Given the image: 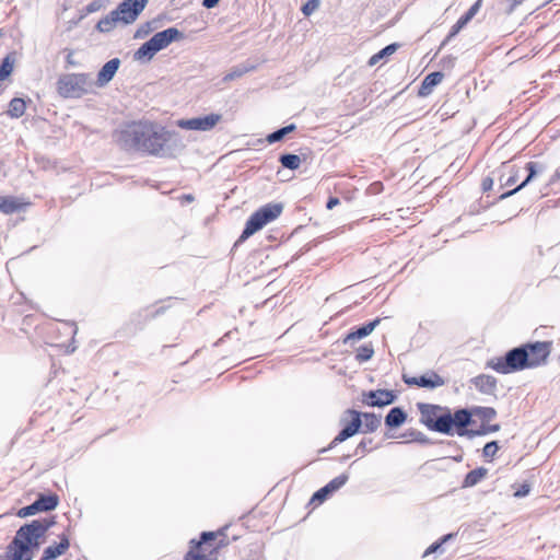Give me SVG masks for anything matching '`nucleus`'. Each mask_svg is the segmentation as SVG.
Masks as SVG:
<instances>
[{"mask_svg":"<svg viewBox=\"0 0 560 560\" xmlns=\"http://www.w3.org/2000/svg\"><path fill=\"white\" fill-rule=\"evenodd\" d=\"M124 150L141 151L152 155L170 156L183 144L175 131L150 121H133L115 133Z\"/></svg>","mask_w":560,"mask_h":560,"instance_id":"1","label":"nucleus"},{"mask_svg":"<svg viewBox=\"0 0 560 560\" xmlns=\"http://www.w3.org/2000/svg\"><path fill=\"white\" fill-rule=\"evenodd\" d=\"M551 343L535 341L512 348L503 357H495L487 361L486 368L500 374H511L526 369H534L547 362Z\"/></svg>","mask_w":560,"mask_h":560,"instance_id":"2","label":"nucleus"},{"mask_svg":"<svg viewBox=\"0 0 560 560\" xmlns=\"http://www.w3.org/2000/svg\"><path fill=\"white\" fill-rule=\"evenodd\" d=\"M362 418H364L363 433L375 432L381 425V416L373 412H360L354 409H347L341 418L340 423L343 428L334 438L328 446V450L335 447L337 444L345 442L346 440L355 435L362 427ZM327 448H323L320 452H326Z\"/></svg>","mask_w":560,"mask_h":560,"instance_id":"3","label":"nucleus"},{"mask_svg":"<svg viewBox=\"0 0 560 560\" xmlns=\"http://www.w3.org/2000/svg\"><path fill=\"white\" fill-rule=\"evenodd\" d=\"M55 524V516L33 520L31 523L22 525L16 530L12 545L20 546L26 555H33V549H37L40 546V538H43Z\"/></svg>","mask_w":560,"mask_h":560,"instance_id":"4","label":"nucleus"},{"mask_svg":"<svg viewBox=\"0 0 560 560\" xmlns=\"http://www.w3.org/2000/svg\"><path fill=\"white\" fill-rule=\"evenodd\" d=\"M184 38L185 34L176 27L158 32L135 51L133 59L140 62H149L160 50L166 48L173 42Z\"/></svg>","mask_w":560,"mask_h":560,"instance_id":"5","label":"nucleus"},{"mask_svg":"<svg viewBox=\"0 0 560 560\" xmlns=\"http://www.w3.org/2000/svg\"><path fill=\"white\" fill-rule=\"evenodd\" d=\"M420 412V423L425 425L430 431L442 434H450L451 409L445 406L419 402L417 405Z\"/></svg>","mask_w":560,"mask_h":560,"instance_id":"6","label":"nucleus"},{"mask_svg":"<svg viewBox=\"0 0 560 560\" xmlns=\"http://www.w3.org/2000/svg\"><path fill=\"white\" fill-rule=\"evenodd\" d=\"M282 210L283 205L280 202H270L260 207L247 219L237 243L247 240L265 225L276 220L282 213Z\"/></svg>","mask_w":560,"mask_h":560,"instance_id":"7","label":"nucleus"},{"mask_svg":"<svg viewBox=\"0 0 560 560\" xmlns=\"http://www.w3.org/2000/svg\"><path fill=\"white\" fill-rule=\"evenodd\" d=\"M92 86L88 73L61 74L57 81V92L63 98H80L89 92Z\"/></svg>","mask_w":560,"mask_h":560,"instance_id":"8","label":"nucleus"},{"mask_svg":"<svg viewBox=\"0 0 560 560\" xmlns=\"http://www.w3.org/2000/svg\"><path fill=\"white\" fill-rule=\"evenodd\" d=\"M149 0H124L113 10L119 24H132L144 10Z\"/></svg>","mask_w":560,"mask_h":560,"instance_id":"9","label":"nucleus"},{"mask_svg":"<svg viewBox=\"0 0 560 560\" xmlns=\"http://www.w3.org/2000/svg\"><path fill=\"white\" fill-rule=\"evenodd\" d=\"M474 413L472 408H459L454 411V413L451 412V424L450 427V434H454V430L459 436H470V430L468 427L474 423Z\"/></svg>","mask_w":560,"mask_h":560,"instance_id":"10","label":"nucleus"},{"mask_svg":"<svg viewBox=\"0 0 560 560\" xmlns=\"http://www.w3.org/2000/svg\"><path fill=\"white\" fill-rule=\"evenodd\" d=\"M222 116L220 114H209L202 117H195L190 119H182L178 121V126L187 130H211L220 120Z\"/></svg>","mask_w":560,"mask_h":560,"instance_id":"11","label":"nucleus"},{"mask_svg":"<svg viewBox=\"0 0 560 560\" xmlns=\"http://www.w3.org/2000/svg\"><path fill=\"white\" fill-rule=\"evenodd\" d=\"M362 402L370 407H385L396 400V395L389 389H376L363 393Z\"/></svg>","mask_w":560,"mask_h":560,"instance_id":"12","label":"nucleus"},{"mask_svg":"<svg viewBox=\"0 0 560 560\" xmlns=\"http://www.w3.org/2000/svg\"><path fill=\"white\" fill-rule=\"evenodd\" d=\"M482 0H477L465 14H463L458 21L451 27L450 33L441 44L443 48L448 42H451L479 12Z\"/></svg>","mask_w":560,"mask_h":560,"instance_id":"13","label":"nucleus"},{"mask_svg":"<svg viewBox=\"0 0 560 560\" xmlns=\"http://www.w3.org/2000/svg\"><path fill=\"white\" fill-rule=\"evenodd\" d=\"M348 479V474H341L335 477L326 486H324L313 494L312 501L323 503L330 494H332L335 491L343 487L347 483Z\"/></svg>","mask_w":560,"mask_h":560,"instance_id":"14","label":"nucleus"},{"mask_svg":"<svg viewBox=\"0 0 560 560\" xmlns=\"http://www.w3.org/2000/svg\"><path fill=\"white\" fill-rule=\"evenodd\" d=\"M525 170L528 172L527 176L524 178V180L517 185L515 188L505 191L499 196V200L506 199L520 190H522L524 187H526L539 173L544 172V166L536 162H528L525 165Z\"/></svg>","mask_w":560,"mask_h":560,"instance_id":"15","label":"nucleus"},{"mask_svg":"<svg viewBox=\"0 0 560 560\" xmlns=\"http://www.w3.org/2000/svg\"><path fill=\"white\" fill-rule=\"evenodd\" d=\"M499 174L498 180L500 183V187H508L514 185L518 178L521 168L514 164L502 163V165L497 170Z\"/></svg>","mask_w":560,"mask_h":560,"instance_id":"16","label":"nucleus"},{"mask_svg":"<svg viewBox=\"0 0 560 560\" xmlns=\"http://www.w3.org/2000/svg\"><path fill=\"white\" fill-rule=\"evenodd\" d=\"M120 63L121 62L119 58H113L108 60L97 73L96 85L98 88H104L107 85L114 79Z\"/></svg>","mask_w":560,"mask_h":560,"instance_id":"17","label":"nucleus"},{"mask_svg":"<svg viewBox=\"0 0 560 560\" xmlns=\"http://www.w3.org/2000/svg\"><path fill=\"white\" fill-rule=\"evenodd\" d=\"M381 323V318H375L360 327L352 329L343 339L345 345H352L354 341L368 337Z\"/></svg>","mask_w":560,"mask_h":560,"instance_id":"18","label":"nucleus"},{"mask_svg":"<svg viewBox=\"0 0 560 560\" xmlns=\"http://www.w3.org/2000/svg\"><path fill=\"white\" fill-rule=\"evenodd\" d=\"M59 544H55L51 546H48L44 552L40 560H54L58 558L59 556L63 555L70 547L69 538L66 534H61L59 536Z\"/></svg>","mask_w":560,"mask_h":560,"instance_id":"19","label":"nucleus"},{"mask_svg":"<svg viewBox=\"0 0 560 560\" xmlns=\"http://www.w3.org/2000/svg\"><path fill=\"white\" fill-rule=\"evenodd\" d=\"M443 79H444V73L441 71H434V72L429 73L428 75L424 77V79L419 88L418 95L420 97L429 96L432 93L433 89L438 84H440Z\"/></svg>","mask_w":560,"mask_h":560,"instance_id":"20","label":"nucleus"},{"mask_svg":"<svg viewBox=\"0 0 560 560\" xmlns=\"http://www.w3.org/2000/svg\"><path fill=\"white\" fill-rule=\"evenodd\" d=\"M471 383L480 393L486 395H493L497 390V378L491 375L480 374L471 378Z\"/></svg>","mask_w":560,"mask_h":560,"instance_id":"21","label":"nucleus"},{"mask_svg":"<svg viewBox=\"0 0 560 560\" xmlns=\"http://www.w3.org/2000/svg\"><path fill=\"white\" fill-rule=\"evenodd\" d=\"M407 417V412L401 407H393L385 417V425L396 429L406 422Z\"/></svg>","mask_w":560,"mask_h":560,"instance_id":"22","label":"nucleus"},{"mask_svg":"<svg viewBox=\"0 0 560 560\" xmlns=\"http://www.w3.org/2000/svg\"><path fill=\"white\" fill-rule=\"evenodd\" d=\"M420 387L434 389L445 385V380L434 371L419 376Z\"/></svg>","mask_w":560,"mask_h":560,"instance_id":"23","label":"nucleus"},{"mask_svg":"<svg viewBox=\"0 0 560 560\" xmlns=\"http://www.w3.org/2000/svg\"><path fill=\"white\" fill-rule=\"evenodd\" d=\"M35 502L39 512H49L58 506L59 497L56 493L39 494Z\"/></svg>","mask_w":560,"mask_h":560,"instance_id":"24","label":"nucleus"},{"mask_svg":"<svg viewBox=\"0 0 560 560\" xmlns=\"http://www.w3.org/2000/svg\"><path fill=\"white\" fill-rule=\"evenodd\" d=\"M255 69H256V66L250 62L241 63V65L233 67L231 69V71L228 72L223 77L222 80H223V82H230V81H233V80H236V79L243 77L244 74H246Z\"/></svg>","mask_w":560,"mask_h":560,"instance_id":"25","label":"nucleus"},{"mask_svg":"<svg viewBox=\"0 0 560 560\" xmlns=\"http://www.w3.org/2000/svg\"><path fill=\"white\" fill-rule=\"evenodd\" d=\"M488 474V469L485 467H478L470 470L463 481V488L474 487L479 483Z\"/></svg>","mask_w":560,"mask_h":560,"instance_id":"26","label":"nucleus"},{"mask_svg":"<svg viewBox=\"0 0 560 560\" xmlns=\"http://www.w3.org/2000/svg\"><path fill=\"white\" fill-rule=\"evenodd\" d=\"M119 24L116 15L110 11L107 15L102 18L95 25L96 31L100 33H109Z\"/></svg>","mask_w":560,"mask_h":560,"instance_id":"27","label":"nucleus"},{"mask_svg":"<svg viewBox=\"0 0 560 560\" xmlns=\"http://www.w3.org/2000/svg\"><path fill=\"white\" fill-rule=\"evenodd\" d=\"M15 56L16 52L11 51L2 59L0 65V81H4L11 75L15 62Z\"/></svg>","mask_w":560,"mask_h":560,"instance_id":"28","label":"nucleus"},{"mask_svg":"<svg viewBox=\"0 0 560 560\" xmlns=\"http://www.w3.org/2000/svg\"><path fill=\"white\" fill-rule=\"evenodd\" d=\"M22 205L14 197H0V212L12 214L20 211Z\"/></svg>","mask_w":560,"mask_h":560,"instance_id":"29","label":"nucleus"},{"mask_svg":"<svg viewBox=\"0 0 560 560\" xmlns=\"http://www.w3.org/2000/svg\"><path fill=\"white\" fill-rule=\"evenodd\" d=\"M26 102L23 98L14 97L9 103L8 115L12 118H20L24 115Z\"/></svg>","mask_w":560,"mask_h":560,"instance_id":"30","label":"nucleus"},{"mask_svg":"<svg viewBox=\"0 0 560 560\" xmlns=\"http://www.w3.org/2000/svg\"><path fill=\"white\" fill-rule=\"evenodd\" d=\"M401 436L408 439V442H417L422 445L433 444V441L430 438L416 429H408Z\"/></svg>","mask_w":560,"mask_h":560,"instance_id":"31","label":"nucleus"},{"mask_svg":"<svg viewBox=\"0 0 560 560\" xmlns=\"http://www.w3.org/2000/svg\"><path fill=\"white\" fill-rule=\"evenodd\" d=\"M296 129V126L294 124L287 125L284 127H281L273 132L269 133L266 138V140L269 143H276L281 141L285 136L293 132Z\"/></svg>","mask_w":560,"mask_h":560,"instance_id":"32","label":"nucleus"},{"mask_svg":"<svg viewBox=\"0 0 560 560\" xmlns=\"http://www.w3.org/2000/svg\"><path fill=\"white\" fill-rule=\"evenodd\" d=\"M279 162L284 168L295 171L301 166L302 160L296 154L284 153L279 156Z\"/></svg>","mask_w":560,"mask_h":560,"instance_id":"33","label":"nucleus"},{"mask_svg":"<svg viewBox=\"0 0 560 560\" xmlns=\"http://www.w3.org/2000/svg\"><path fill=\"white\" fill-rule=\"evenodd\" d=\"M399 47V44L393 43L387 46H385L383 49H381L378 52L374 54L370 60L369 66H375L380 60L384 59L385 57H388L393 55Z\"/></svg>","mask_w":560,"mask_h":560,"instance_id":"34","label":"nucleus"},{"mask_svg":"<svg viewBox=\"0 0 560 560\" xmlns=\"http://www.w3.org/2000/svg\"><path fill=\"white\" fill-rule=\"evenodd\" d=\"M474 416L478 417L482 422L491 421L497 417V411L492 407H474Z\"/></svg>","mask_w":560,"mask_h":560,"instance_id":"35","label":"nucleus"},{"mask_svg":"<svg viewBox=\"0 0 560 560\" xmlns=\"http://www.w3.org/2000/svg\"><path fill=\"white\" fill-rule=\"evenodd\" d=\"M499 430H500V424H498V423H495V424L482 423L478 429L470 430L469 439H472L475 436H482V435H486V434L492 433V432H498Z\"/></svg>","mask_w":560,"mask_h":560,"instance_id":"36","label":"nucleus"},{"mask_svg":"<svg viewBox=\"0 0 560 560\" xmlns=\"http://www.w3.org/2000/svg\"><path fill=\"white\" fill-rule=\"evenodd\" d=\"M374 354V349L372 345H363L358 348L355 360L359 362H366L369 361Z\"/></svg>","mask_w":560,"mask_h":560,"instance_id":"37","label":"nucleus"},{"mask_svg":"<svg viewBox=\"0 0 560 560\" xmlns=\"http://www.w3.org/2000/svg\"><path fill=\"white\" fill-rule=\"evenodd\" d=\"M109 4V0H93L84 9V14H91L97 12Z\"/></svg>","mask_w":560,"mask_h":560,"instance_id":"38","label":"nucleus"},{"mask_svg":"<svg viewBox=\"0 0 560 560\" xmlns=\"http://www.w3.org/2000/svg\"><path fill=\"white\" fill-rule=\"evenodd\" d=\"M154 23L155 22H145L141 24L135 33V38H143L148 36L155 28Z\"/></svg>","mask_w":560,"mask_h":560,"instance_id":"39","label":"nucleus"},{"mask_svg":"<svg viewBox=\"0 0 560 560\" xmlns=\"http://www.w3.org/2000/svg\"><path fill=\"white\" fill-rule=\"evenodd\" d=\"M13 550L12 558L10 560H32L33 555H26L20 546H13L12 542L8 547Z\"/></svg>","mask_w":560,"mask_h":560,"instance_id":"40","label":"nucleus"},{"mask_svg":"<svg viewBox=\"0 0 560 560\" xmlns=\"http://www.w3.org/2000/svg\"><path fill=\"white\" fill-rule=\"evenodd\" d=\"M499 450L497 441L488 442L482 448V456L485 458H493Z\"/></svg>","mask_w":560,"mask_h":560,"instance_id":"41","label":"nucleus"},{"mask_svg":"<svg viewBox=\"0 0 560 560\" xmlns=\"http://www.w3.org/2000/svg\"><path fill=\"white\" fill-rule=\"evenodd\" d=\"M38 512H39L38 506H37L36 502L34 501L32 504L21 508L18 511L16 515L19 517H27V516L34 515Z\"/></svg>","mask_w":560,"mask_h":560,"instance_id":"42","label":"nucleus"},{"mask_svg":"<svg viewBox=\"0 0 560 560\" xmlns=\"http://www.w3.org/2000/svg\"><path fill=\"white\" fill-rule=\"evenodd\" d=\"M319 3V0H307V2L302 7L303 14L306 16L311 15L315 10L318 9Z\"/></svg>","mask_w":560,"mask_h":560,"instance_id":"43","label":"nucleus"},{"mask_svg":"<svg viewBox=\"0 0 560 560\" xmlns=\"http://www.w3.org/2000/svg\"><path fill=\"white\" fill-rule=\"evenodd\" d=\"M218 534H222V532H218V533H214V532H202L201 535H200V540L197 544V547H199L201 545H205V544H207L209 541L214 540L217 538Z\"/></svg>","mask_w":560,"mask_h":560,"instance_id":"44","label":"nucleus"},{"mask_svg":"<svg viewBox=\"0 0 560 560\" xmlns=\"http://www.w3.org/2000/svg\"><path fill=\"white\" fill-rule=\"evenodd\" d=\"M442 546H443V545H442V542H441L440 540H438V541L433 542L432 545H430V546L425 549V551H424V552H423V555H422V558H425V557H428L429 555L434 553V552H438V551L443 552Z\"/></svg>","mask_w":560,"mask_h":560,"instance_id":"45","label":"nucleus"},{"mask_svg":"<svg viewBox=\"0 0 560 560\" xmlns=\"http://www.w3.org/2000/svg\"><path fill=\"white\" fill-rule=\"evenodd\" d=\"M373 442L372 439H363L358 445H357V448H355V454H365L368 452H370V450L368 448V446Z\"/></svg>","mask_w":560,"mask_h":560,"instance_id":"46","label":"nucleus"},{"mask_svg":"<svg viewBox=\"0 0 560 560\" xmlns=\"http://www.w3.org/2000/svg\"><path fill=\"white\" fill-rule=\"evenodd\" d=\"M508 3V7L505 9V13L508 15L512 14L514 10L523 3L524 0H504Z\"/></svg>","mask_w":560,"mask_h":560,"instance_id":"47","label":"nucleus"},{"mask_svg":"<svg viewBox=\"0 0 560 560\" xmlns=\"http://www.w3.org/2000/svg\"><path fill=\"white\" fill-rule=\"evenodd\" d=\"M530 491V487L527 483H523L515 492L514 497L516 498H523L526 497Z\"/></svg>","mask_w":560,"mask_h":560,"instance_id":"48","label":"nucleus"},{"mask_svg":"<svg viewBox=\"0 0 560 560\" xmlns=\"http://www.w3.org/2000/svg\"><path fill=\"white\" fill-rule=\"evenodd\" d=\"M402 381L409 386L416 385L420 387L419 376L402 375Z\"/></svg>","mask_w":560,"mask_h":560,"instance_id":"49","label":"nucleus"},{"mask_svg":"<svg viewBox=\"0 0 560 560\" xmlns=\"http://www.w3.org/2000/svg\"><path fill=\"white\" fill-rule=\"evenodd\" d=\"M493 183H494V179L490 176H487L486 178L482 179V190L483 191H489L492 189L493 187Z\"/></svg>","mask_w":560,"mask_h":560,"instance_id":"50","label":"nucleus"},{"mask_svg":"<svg viewBox=\"0 0 560 560\" xmlns=\"http://www.w3.org/2000/svg\"><path fill=\"white\" fill-rule=\"evenodd\" d=\"M339 203H340L339 198H337V197H330V198L327 200L326 208H327L328 210H331V209H334L336 206H338Z\"/></svg>","mask_w":560,"mask_h":560,"instance_id":"51","label":"nucleus"},{"mask_svg":"<svg viewBox=\"0 0 560 560\" xmlns=\"http://www.w3.org/2000/svg\"><path fill=\"white\" fill-rule=\"evenodd\" d=\"M219 1L220 0H202V5L207 9H212L219 3Z\"/></svg>","mask_w":560,"mask_h":560,"instance_id":"52","label":"nucleus"},{"mask_svg":"<svg viewBox=\"0 0 560 560\" xmlns=\"http://www.w3.org/2000/svg\"><path fill=\"white\" fill-rule=\"evenodd\" d=\"M455 536H456V534L450 533V534L442 536L439 540L442 542V545H444L448 540L453 539Z\"/></svg>","mask_w":560,"mask_h":560,"instance_id":"53","label":"nucleus"},{"mask_svg":"<svg viewBox=\"0 0 560 560\" xmlns=\"http://www.w3.org/2000/svg\"><path fill=\"white\" fill-rule=\"evenodd\" d=\"M183 199H184L185 201H187V202H191V201H194V199H195V198H194V196H192V195L188 194V195H184V196H183Z\"/></svg>","mask_w":560,"mask_h":560,"instance_id":"54","label":"nucleus"},{"mask_svg":"<svg viewBox=\"0 0 560 560\" xmlns=\"http://www.w3.org/2000/svg\"><path fill=\"white\" fill-rule=\"evenodd\" d=\"M164 311H165V307H159V308L154 312V314L152 315V317H155V316H158V315H161L162 313H164Z\"/></svg>","mask_w":560,"mask_h":560,"instance_id":"55","label":"nucleus"},{"mask_svg":"<svg viewBox=\"0 0 560 560\" xmlns=\"http://www.w3.org/2000/svg\"><path fill=\"white\" fill-rule=\"evenodd\" d=\"M67 62H68L69 65H74V61L71 59V54H69V55H68V57H67Z\"/></svg>","mask_w":560,"mask_h":560,"instance_id":"56","label":"nucleus"},{"mask_svg":"<svg viewBox=\"0 0 560 560\" xmlns=\"http://www.w3.org/2000/svg\"><path fill=\"white\" fill-rule=\"evenodd\" d=\"M454 459H455L456 462H460V460L463 459V457H462V455H459L458 457H454Z\"/></svg>","mask_w":560,"mask_h":560,"instance_id":"57","label":"nucleus"},{"mask_svg":"<svg viewBox=\"0 0 560 560\" xmlns=\"http://www.w3.org/2000/svg\"><path fill=\"white\" fill-rule=\"evenodd\" d=\"M350 457V455H346L342 457V460H347Z\"/></svg>","mask_w":560,"mask_h":560,"instance_id":"58","label":"nucleus"}]
</instances>
